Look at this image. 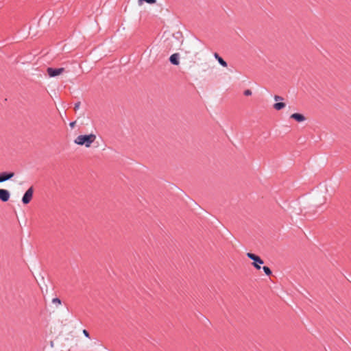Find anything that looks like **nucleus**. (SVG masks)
<instances>
[{"label": "nucleus", "instance_id": "obj_16", "mask_svg": "<svg viewBox=\"0 0 351 351\" xmlns=\"http://www.w3.org/2000/svg\"><path fill=\"white\" fill-rule=\"evenodd\" d=\"M75 121L71 122V123H69V125H70L71 128H73V127H74V125H75Z\"/></svg>", "mask_w": 351, "mask_h": 351}, {"label": "nucleus", "instance_id": "obj_8", "mask_svg": "<svg viewBox=\"0 0 351 351\" xmlns=\"http://www.w3.org/2000/svg\"><path fill=\"white\" fill-rule=\"evenodd\" d=\"M290 118L294 119L297 122H302L306 120L305 117L300 113H293L290 116Z\"/></svg>", "mask_w": 351, "mask_h": 351}, {"label": "nucleus", "instance_id": "obj_6", "mask_svg": "<svg viewBox=\"0 0 351 351\" xmlns=\"http://www.w3.org/2000/svg\"><path fill=\"white\" fill-rule=\"evenodd\" d=\"M14 176V173L11 171H3L0 173V183L10 180Z\"/></svg>", "mask_w": 351, "mask_h": 351}, {"label": "nucleus", "instance_id": "obj_2", "mask_svg": "<svg viewBox=\"0 0 351 351\" xmlns=\"http://www.w3.org/2000/svg\"><path fill=\"white\" fill-rule=\"evenodd\" d=\"M247 256L253 261V263H252V265L258 270L261 269V265H263L264 263L263 261L261 258L260 256H258V255L255 254H253V253H251V252H247Z\"/></svg>", "mask_w": 351, "mask_h": 351}, {"label": "nucleus", "instance_id": "obj_12", "mask_svg": "<svg viewBox=\"0 0 351 351\" xmlns=\"http://www.w3.org/2000/svg\"><path fill=\"white\" fill-rule=\"evenodd\" d=\"M52 303L57 305H60L61 304V300L58 298H55L52 300Z\"/></svg>", "mask_w": 351, "mask_h": 351}, {"label": "nucleus", "instance_id": "obj_4", "mask_svg": "<svg viewBox=\"0 0 351 351\" xmlns=\"http://www.w3.org/2000/svg\"><path fill=\"white\" fill-rule=\"evenodd\" d=\"M34 193V189L32 186L29 187L24 193L22 197V202L23 204H27L30 202L32 199Z\"/></svg>", "mask_w": 351, "mask_h": 351}, {"label": "nucleus", "instance_id": "obj_9", "mask_svg": "<svg viewBox=\"0 0 351 351\" xmlns=\"http://www.w3.org/2000/svg\"><path fill=\"white\" fill-rule=\"evenodd\" d=\"M179 59H180L179 53H176L172 54L170 56L169 62H171V64H172L173 65H178L180 63Z\"/></svg>", "mask_w": 351, "mask_h": 351}, {"label": "nucleus", "instance_id": "obj_1", "mask_svg": "<svg viewBox=\"0 0 351 351\" xmlns=\"http://www.w3.org/2000/svg\"><path fill=\"white\" fill-rule=\"evenodd\" d=\"M95 139L96 136L94 134L79 135L74 140V143L79 145H84L86 147H90Z\"/></svg>", "mask_w": 351, "mask_h": 351}, {"label": "nucleus", "instance_id": "obj_13", "mask_svg": "<svg viewBox=\"0 0 351 351\" xmlns=\"http://www.w3.org/2000/svg\"><path fill=\"white\" fill-rule=\"evenodd\" d=\"M252 94V93L251 90H250V89H247V90H245L244 91V95H245V96H250V95H251Z\"/></svg>", "mask_w": 351, "mask_h": 351}, {"label": "nucleus", "instance_id": "obj_14", "mask_svg": "<svg viewBox=\"0 0 351 351\" xmlns=\"http://www.w3.org/2000/svg\"><path fill=\"white\" fill-rule=\"evenodd\" d=\"M80 101L76 102L74 106L75 110H77L80 108Z\"/></svg>", "mask_w": 351, "mask_h": 351}, {"label": "nucleus", "instance_id": "obj_3", "mask_svg": "<svg viewBox=\"0 0 351 351\" xmlns=\"http://www.w3.org/2000/svg\"><path fill=\"white\" fill-rule=\"evenodd\" d=\"M64 71V69L61 68H52L48 67L47 69V73L50 77H56L60 74H62Z\"/></svg>", "mask_w": 351, "mask_h": 351}, {"label": "nucleus", "instance_id": "obj_7", "mask_svg": "<svg viewBox=\"0 0 351 351\" xmlns=\"http://www.w3.org/2000/svg\"><path fill=\"white\" fill-rule=\"evenodd\" d=\"M10 197V193L8 190L0 189V200L3 202H6Z\"/></svg>", "mask_w": 351, "mask_h": 351}, {"label": "nucleus", "instance_id": "obj_11", "mask_svg": "<svg viewBox=\"0 0 351 351\" xmlns=\"http://www.w3.org/2000/svg\"><path fill=\"white\" fill-rule=\"evenodd\" d=\"M263 271L267 276H270L271 274V270L270 268L267 266H263Z\"/></svg>", "mask_w": 351, "mask_h": 351}, {"label": "nucleus", "instance_id": "obj_5", "mask_svg": "<svg viewBox=\"0 0 351 351\" xmlns=\"http://www.w3.org/2000/svg\"><path fill=\"white\" fill-rule=\"evenodd\" d=\"M274 99L277 101L274 104V108L276 110H280L285 107V104L282 102L283 98L279 95H274Z\"/></svg>", "mask_w": 351, "mask_h": 351}, {"label": "nucleus", "instance_id": "obj_15", "mask_svg": "<svg viewBox=\"0 0 351 351\" xmlns=\"http://www.w3.org/2000/svg\"><path fill=\"white\" fill-rule=\"evenodd\" d=\"M83 334L84 335V336L86 337H88V338L90 337L88 332L86 330H85V329L83 330Z\"/></svg>", "mask_w": 351, "mask_h": 351}, {"label": "nucleus", "instance_id": "obj_10", "mask_svg": "<svg viewBox=\"0 0 351 351\" xmlns=\"http://www.w3.org/2000/svg\"><path fill=\"white\" fill-rule=\"evenodd\" d=\"M214 57L221 66L223 67L227 66V62L217 53H214Z\"/></svg>", "mask_w": 351, "mask_h": 351}]
</instances>
